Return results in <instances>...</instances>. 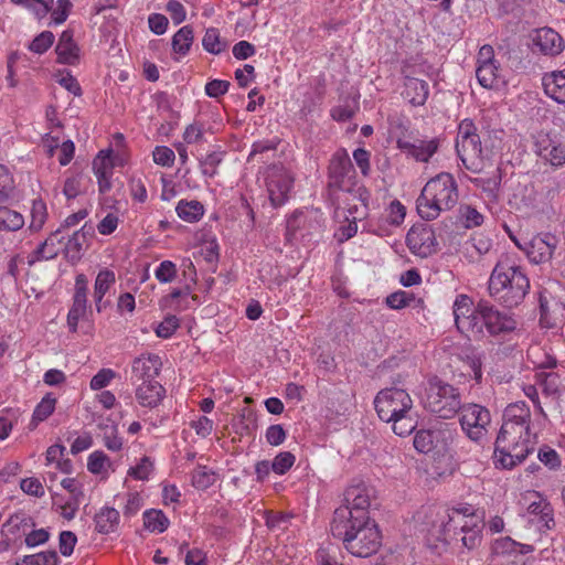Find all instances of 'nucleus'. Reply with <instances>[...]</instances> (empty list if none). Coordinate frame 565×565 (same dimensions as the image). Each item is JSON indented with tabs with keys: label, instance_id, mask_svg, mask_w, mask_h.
Masks as SVG:
<instances>
[{
	"label": "nucleus",
	"instance_id": "c03bdc74",
	"mask_svg": "<svg viewBox=\"0 0 565 565\" xmlns=\"http://www.w3.org/2000/svg\"><path fill=\"white\" fill-rule=\"evenodd\" d=\"M222 152L213 151L206 154L203 159L200 160L202 173L209 178L214 177L217 172V167L222 162Z\"/></svg>",
	"mask_w": 565,
	"mask_h": 565
},
{
	"label": "nucleus",
	"instance_id": "f3484780",
	"mask_svg": "<svg viewBox=\"0 0 565 565\" xmlns=\"http://www.w3.org/2000/svg\"><path fill=\"white\" fill-rule=\"evenodd\" d=\"M164 387L157 381L142 382L137 386L136 397L143 407L153 408L164 396Z\"/></svg>",
	"mask_w": 565,
	"mask_h": 565
},
{
	"label": "nucleus",
	"instance_id": "dca6fc26",
	"mask_svg": "<svg viewBox=\"0 0 565 565\" xmlns=\"http://www.w3.org/2000/svg\"><path fill=\"white\" fill-rule=\"evenodd\" d=\"M533 43L545 54L555 56L564 49L562 36L551 28H542L535 31Z\"/></svg>",
	"mask_w": 565,
	"mask_h": 565
},
{
	"label": "nucleus",
	"instance_id": "bf43d9fd",
	"mask_svg": "<svg viewBox=\"0 0 565 565\" xmlns=\"http://www.w3.org/2000/svg\"><path fill=\"white\" fill-rule=\"evenodd\" d=\"M71 8V0H57L56 7L53 6L52 10L50 11L52 12L51 17L53 22L55 24L63 23L67 19Z\"/></svg>",
	"mask_w": 565,
	"mask_h": 565
},
{
	"label": "nucleus",
	"instance_id": "20e7f679",
	"mask_svg": "<svg viewBox=\"0 0 565 565\" xmlns=\"http://www.w3.org/2000/svg\"><path fill=\"white\" fill-rule=\"evenodd\" d=\"M531 450L530 427L522 424H502L494 444V465L512 469L523 462Z\"/></svg>",
	"mask_w": 565,
	"mask_h": 565
},
{
	"label": "nucleus",
	"instance_id": "8fccbe9b",
	"mask_svg": "<svg viewBox=\"0 0 565 565\" xmlns=\"http://www.w3.org/2000/svg\"><path fill=\"white\" fill-rule=\"evenodd\" d=\"M461 532L462 545L466 546L468 550H473L480 544L481 535L480 530L477 527V525L468 526L467 524H463L461 526Z\"/></svg>",
	"mask_w": 565,
	"mask_h": 565
},
{
	"label": "nucleus",
	"instance_id": "a878e982",
	"mask_svg": "<svg viewBox=\"0 0 565 565\" xmlns=\"http://www.w3.org/2000/svg\"><path fill=\"white\" fill-rule=\"evenodd\" d=\"M115 273L109 269H103L98 273L94 286V300L98 312L105 307L103 298L115 284Z\"/></svg>",
	"mask_w": 565,
	"mask_h": 565
},
{
	"label": "nucleus",
	"instance_id": "338daca9",
	"mask_svg": "<svg viewBox=\"0 0 565 565\" xmlns=\"http://www.w3.org/2000/svg\"><path fill=\"white\" fill-rule=\"evenodd\" d=\"M115 377V372L110 369H103L90 380V388L94 391L106 387Z\"/></svg>",
	"mask_w": 565,
	"mask_h": 565
},
{
	"label": "nucleus",
	"instance_id": "aec40b11",
	"mask_svg": "<svg viewBox=\"0 0 565 565\" xmlns=\"http://www.w3.org/2000/svg\"><path fill=\"white\" fill-rule=\"evenodd\" d=\"M543 87L548 97L559 104H565V70L545 74Z\"/></svg>",
	"mask_w": 565,
	"mask_h": 565
},
{
	"label": "nucleus",
	"instance_id": "a19ab883",
	"mask_svg": "<svg viewBox=\"0 0 565 565\" xmlns=\"http://www.w3.org/2000/svg\"><path fill=\"white\" fill-rule=\"evenodd\" d=\"M414 447L422 454H428L435 448V433L433 430L420 429L414 437Z\"/></svg>",
	"mask_w": 565,
	"mask_h": 565
},
{
	"label": "nucleus",
	"instance_id": "e433bc0d",
	"mask_svg": "<svg viewBox=\"0 0 565 565\" xmlns=\"http://www.w3.org/2000/svg\"><path fill=\"white\" fill-rule=\"evenodd\" d=\"M215 480V472L206 466H198L192 472V484L199 490H206Z\"/></svg>",
	"mask_w": 565,
	"mask_h": 565
},
{
	"label": "nucleus",
	"instance_id": "6ab92c4d",
	"mask_svg": "<svg viewBox=\"0 0 565 565\" xmlns=\"http://www.w3.org/2000/svg\"><path fill=\"white\" fill-rule=\"evenodd\" d=\"M555 248V237H535L527 249V256L534 264L545 263L552 258Z\"/></svg>",
	"mask_w": 565,
	"mask_h": 565
},
{
	"label": "nucleus",
	"instance_id": "6e6552de",
	"mask_svg": "<svg viewBox=\"0 0 565 565\" xmlns=\"http://www.w3.org/2000/svg\"><path fill=\"white\" fill-rule=\"evenodd\" d=\"M374 405L379 417L383 422L390 423L391 418H394L393 416L411 413L413 401L405 390L390 387L377 393Z\"/></svg>",
	"mask_w": 565,
	"mask_h": 565
},
{
	"label": "nucleus",
	"instance_id": "39448f33",
	"mask_svg": "<svg viewBox=\"0 0 565 565\" xmlns=\"http://www.w3.org/2000/svg\"><path fill=\"white\" fill-rule=\"evenodd\" d=\"M422 403L425 409L439 418L450 419L461 408V395L458 387L438 376L428 379Z\"/></svg>",
	"mask_w": 565,
	"mask_h": 565
},
{
	"label": "nucleus",
	"instance_id": "c85d7f7f",
	"mask_svg": "<svg viewBox=\"0 0 565 565\" xmlns=\"http://www.w3.org/2000/svg\"><path fill=\"white\" fill-rule=\"evenodd\" d=\"M178 216L188 223H195L201 220L204 214V206L196 200H181L175 207Z\"/></svg>",
	"mask_w": 565,
	"mask_h": 565
},
{
	"label": "nucleus",
	"instance_id": "3c124183",
	"mask_svg": "<svg viewBox=\"0 0 565 565\" xmlns=\"http://www.w3.org/2000/svg\"><path fill=\"white\" fill-rule=\"evenodd\" d=\"M54 42V34L51 31H43L29 45V49L38 54L46 52Z\"/></svg>",
	"mask_w": 565,
	"mask_h": 565
},
{
	"label": "nucleus",
	"instance_id": "473e14b6",
	"mask_svg": "<svg viewBox=\"0 0 565 565\" xmlns=\"http://www.w3.org/2000/svg\"><path fill=\"white\" fill-rule=\"evenodd\" d=\"M145 527L152 532H164L169 526V519L161 510H147L143 512Z\"/></svg>",
	"mask_w": 565,
	"mask_h": 565
},
{
	"label": "nucleus",
	"instance_id": "de8ad7c7",
	"mask_svg": "<svg viewBox=\"0 0 565 565\" xmlns=\"http://www.w3.org/2000/svg\"><path fill=\"white\" fill-rule=\"evenodd\" d=\"M295 456L290 451L279 452L271 461V469L277 475L286 473L295 463Z\"/></svg>",
	"mask_w": 565,
	"mask_h": 565
},
{
	"label": "nucleus",
	"instance_id": "ea45409f",
	"mask_svg": "<svg viewBox=\"0 0 565 565\" xmlns=\"http://www.w3.org/2000/svg\"><path fill=\"white\" fill-rule=\"evenodd\" d=\"M533 201V189H529L527 185H519L516 192L509 200V204L515 210L521 211L532 206Z\"/></svg>",
	"mask_w": 565,
	"mask_h": 565
},
{
	"label": "nucleus",
	"instance_id": "4c0bfd02",
	"mask_svg": "<svg viewBox=\"0 0 565 565\" xmlns=\"http://www.w3.org/2000/svg\"><path fill=\"white\" fill-rule=\"evenodd\" d=\"M202 45L205 51L212 54H220L226 49V42L222 41L220 32L215 28H210L205 31Z\"/></svg>",
	"mask_w": 565,
	"mask_h": 565
},
{
	"label": "nucleus",
	"instance_id": "f03ea898",
	"mask_svg": "<svg viewBox=\"0 0 565 565\" xmlns=\"http://www.w3.org/2000/svg\"><path fill=\"white\" fill-rule=\"evenodd\" d=\"M490 296L507 308L519 306L530 289V280L520 266L507 257L500 259L489 278Z\"/></svg>",
	"mask_w": 565,
	"mask_h": 565
},
{
	"label": "nucleus",
	"instance_id": "c756f323",
	"mask_svg": "<svg viewBox=\"0 0 565 565\" xmlns=\"http://www.w3.org/2000/svg\"><path fill=\"white\" fill-rule=\"evenodd\" d=\"M88 280L84 274H78L75 278V292L73 297V306L70 311L86 313L87 309V292Z\"/></svg>",
	"mask_w": 565,
	"mask_h": 565
},
{
	"label": "nucleus",
	"instance_id": "49530a36",
	"mask_svg": "<svg viewBox=\"0 0 565 565\" xmlns=\"http://www.w3.org/2000/svg\"><path fill=\"white\" fill-rule=\"evenodd\" d=\"M55 403L56 399L51 394L44 396L33 412V420L42 422L46 419L54 412Z\"/></svg>",
	"mask_w": 565,
	"mask_h": 565
},
{
	"label": "nucleus",
	"instance_id": "58836bf2",
	"mask_svg": "<svg viewBox=\"0 0 565 565\" xmlns=\"http://www.w3.org/2000/svg\"><path fill=\"white\" fill-rule=\"evenodd\" d=\"M393 417L390 423L393 424V431L398 436H408L416 428L417 422L411 413H402Z\"/></svg>",
	"mask_w": 565,
	"mask_h": 565
},
{
	"label": "nucleus",
	"instance_id": "e2e57ef3",
	"mask_svg": "<svg viewBox=\"0 0 565 565\" xmlns=\"http://www.w3.org/2000/svg\"><path fill=\"white\" fill-rule=\"evenodd\" d=\"M405 215H406L405 206L399 201L394 200L390 204L387 222L391 225L397 226L403 223Z\"/></svg>",
	"mask_w": 565,
	"mask_h": 565
},
{
	"label": "nucleus",
	"instance_id": "0e129e2a",
	"mask_svg": "<svg viewBox=\"0 0 565 565\" xmlns=\"http://www.w3.org/2000/svg\"><path fill=\"white\" fill-rule=\"evenodd\" d=\"M103 440L108 450L119 451L122 448V439L117 435V428L114 425L107 427Z\"/></svg>",
	"mask_w": 565,
	"mask_h": 565
},
{
	"label": "nucleus",
	"instance_id": "7c9ffc66",
	"mask_svg": "<svg viewBox=\"0 0 565 565\" xmlns=\"http://www.w3.org/2000/svg\"><path fill=\"white\" fill-rule=\"evenodd\" d=\"M470 181L476 188L481 189L486 193L489 201L498 202L501 183V174L499 170H497V172L491 177L473 178Z\"/></svg>",
	"mask_w": 565,
	"mask_h": 565
},
{
	"label": "nucleus",
	"instance_id": "f704fd0d",
	"mask_svg": "<svg viewBox=\"0 0 565 565\" xmlns=\"http://www.w3.org/2000/svg\"><path fill=\"white\" fill-rule=\"evenodd\" d=\"M24 225L23 216L7 206H0V231H18Z\"/></svg>",
	"mask_w": 565,
	"mask_h": 565
},
{
	"label": "nucleus",
	"instance_id": "9b49d317",
	"mask_svg": "<svg viewBox=\"0 0 565 565\" xmlns=\"http://www.w3.org/2000/svg\"><path fill=\"white\" fill-rule=\"evenodd\" d=\"M479 303L475 307L472 299L467 295H458L454 302V317L457 329L467 335L480 334Z\"/></svg>",
	"mask_w": 565,
	"mask_h": 565
},
{
	"label": "nucleus",
	"instance_id": "a211bd4d",
	"mask_svg": "<svg viewBox=\"0 0 565 565\" xmlns=\"http://www.w3.org/2000/svg\"><path fill=\"white\" fill-rule=\"evenodd\" d=\"M57 61L63 64L75 65L78 61L79 49L73 40V32L64 31L55 47Z\"/></svg>",
	"mask_w": 565,
	"mask_h": 565
},
{
	"label": "nucleus",
	"instance_id": "5701e85b",
	"mask_svg": "<svg viewBox=\"0 0 565 565\" xmlns=\"http://www.w3.org/2000/svg\"><path fill=\"white\" fill-rule=\"evenodd\" d=\"M95 530L100 534H109L117 530L119 512L115 508L105 507L94 518Z\"/></svg>",
	"mask_w": 565,
	"mask_h": 565
},
{
	"label": "nucleus",
	"instance_id": "393cba45",
	"mask_svg": "<svg viewBox=\"0 0 565 565\" xmlns=\"http://www.w3.org/2000/svg\"><path fill=\"white\" fill-rule=\"evenodd\" d=\"M60 234L61 228H57L54 233L50 235L49 238L45 239V242L40 244L32 254L31 258L29 259V264L33 265L38 260L52 259L55 256H57L58 250L54 247L55 242L61 244L64 239L63 236L60 237Z\"/></svg>",
	"mask_w": 565,
	"mask_h": 565
},
{
	"label": "nucleus",
	"instance_id": "4d7b16f0",
	"mask_svg": "<svg viewBox=\"0 0 565 565\" xmlns=\"http://www.w3.org/2000/svg\"><path fill=\"white\" fill-rule=\"evenodd\" d=\"M414 300V296L406 291H396L386 297V305L392 309H402Z\"/></svg>",
	"mask_w": 565,
	"mask_h": 565
},
{
	"label": "nucleus",
	"instance_id": "7ed1b4c3",
	"mask_svg": "<svg viewBox=\"0 0 565 565\" xmlns=\"http://www.w3.org/2000/svg\"><path fill=\"white\" fill-rule=\"evenodd\" d=\"M458 185L450 173L441 172L431 178L416 200L419 216L433 221L444 211L451 210L458 202Z\"/></svg>",
	"mask_w": 565,
	"mask_h": 565
},
{
	"label": "nucleus",
	"instance_id": "2f4dec72",
	"mask_svg": "<svg viewBox=\"0 0 565 565\" xmlns=\"http://www.w3.org/2000/svg\"><path fill=\"white\" fill-rule=\"evenodd\" d=\"M539 154L554 167L563 166L565 163V145L547 140L546 145L541 146Z\"/></svg>",
	"mask_w": 565,
	"mask_h": 565
},
{
	"label": "nucleus",
	"instance_id": "c9c22d12",
	"mask_svg": "<svg viewBox=\"0 0 565 565\" xmlns=\"http://www.w3.org/2000/svg\"><path fill=\"white\" fill-rule=\"evenodd\" d=\"M499 66L497 63L479 65L476 70V76L479 84L484 88H492L498 83Z\"/></svg>",
	"mask_w": 565,
	"mask_h": 565
},
{
	"label": "nucleus",
	"instance_id": "864d4df0",
	"mask_svg": "<svg viewBox=\"0 0 565 565\" xmlns=\"http://www.w3.org/2000/svg\"><path fill=\"white\" fill-rule=\"evenodd\" d=\"M461 217L465 220V226L476 227L483 223V215L471 205H463L460 207Z\"/></svg>",
	"mask_w": 565,
	"mask_h": 565
},
{
	"label": "nucleus",
	"instance_id": "1a4fd4ad",
	"mask_svg": "<svg viewBox=\"0 0 565 565\" xmlns=\"http://www.w3.org/2000/svg\"><path fill=\"white\" fill-rule=\"evenodd\" d=\"M460 412V425L467 437L475 441L481 443L487 434L488 426L491 423L490 412L479 404H462Z\"/></svg>",
	"mask_w": 565,
	"mask_h": 565
},
{
	"label": "nucleus",
	"instance_id": "680f3d73",
	"mask_svg": "<svg viewBox=\"0 0 565 565\" xmlns=\"http://www.w3.org/2000/svg\"><path fill=\"white\" fill-rule=\"evenodd\" d=\"M537 457L550 469H556L561 466L558 454L547 446L540 449Z\"/></svg>",
	"mask_w": 565,
	"mask_h": 565
},
{
	"label": "nucleus",
	"instance_id": "423d86ee",
	"mask_svg": "<svg viewBox=\"0 0 565 565\" xmlns=\"http://www.w3.org/2000/svg\"><path fill=\"white\" fill-rule=\"evenodd\" d=\"M374 494L373 488L361 482L350 486L344 492V504L335 509L332 520H372L370 516L371 500Z\"/></svg>",
	"mask_w": 565,
	"mask_h": 565
},
{
	"label": "nucleus",
	"instance_id": "052dcab7",
	"mask_svg": "<svg viewBox=\"0 0 565 565\" xmlns=\"http://www.w3.org/2000/svg\"><path fill=\"white\" fill-rule=\"evenodd\" d=\"M152 461L148 457H142L136 467L129 469L128 473L137 480H146L152 471Z\"/></svg>",
	"mask_w": 565,
	"mask_h": 565
},
{
	"label": "nucleus",
	"instance_id": "4be33fe9",
	"mask_svg": "<svg viewBox=\"0 0 565 565\" xmlns=\"http://www.w3.org/2000/svg\"><path fill=\"white\" fill-rule=\"evenodd\" d=\"M534 495L539 500L532 501L526 509L530 522H535L536 518H545V530L553 529L555 526V521L551 504L546 500L542 499L539 493L535 492Z\"/></svg>",
	"mask_w": 565,
	"mask_h": 565
},
{
	"label": "nucleus",
	"instance_id": "4468645a",
	"mask_svg": "<svg viewBox=\"0 0 565 565\" xmlns=\"http://www.w3.org/2000/svg\"><path fill=\"white\" fill-rule=\"evenodd\" d=\"M161 366V360L156 354H142L135 358L131 363V383L156 381L154 379L159 375Z\"/></svg>",
	"mask_w": 565,
	"mask_h": 565
},
{
	"label": "nucleus",
	"instance_id": "f257e3e1",
	"mask_svg": "<svg viewBox=\"0 0 565 565\" xmlns=\"http://www.w3.org/2000/svg\"><path fill=\"white\" fill-rule=\"evenodd\" d=\"M332 520L331 533L342 542L344 548L358 557L375 554L382 545V535L374 520Z\"/></svg>",
	"mask_w": 565,
	"mask_h": 565
},
{
	"label": "nucleus",
	"instance_id": "a18cd8bd",
	"mask_svg": "<svg viewBox=\"0 0 565 565\" xmlns=\"http://www.w3.org/2000/svg\"><path fill=\"white\" fill-rule=\"evenodd\" d=\"M60 558L55 551L41 552L34 555H26L23 563L28 565H57Z\"/></svg>",
	"mask_w": 565,
	"mask_h": 565
},
{
	"label": "nucleus",
	"instance_id": "13d9d810",
	"mask_svg": "<svg viewBox=\"0 0 565 565\" xmlns=\"http://www.w3.org/2000/svg\"><path fill=\"white\" fill-rule=\"evenodd\" d=\"M204 139V128L202 124L193 122L189 125L183 132V140L188 145L200 143Z\"/></svg>",
	"mask_w": 565,
	"mask_h": 565
},
{
	"label": "nucleus",
	"instance_id": "ddd939ff",
	"mask_svg": "<svg viewBox=\"0 0 565 565\" xmlns=\"http://www.w3.org/2000/svg\"><path fill=\"white\" fill-rule=\"evenodd\" d=\"M406 244L413 254L423 258L435 254L438 246L435 232L427 224L413 225L406 235Z\"/></svg>",
	"mask_w": 565,
	"mask_h": 565
},
{
	"label": "nucleus",
	"instance_id": "bb28decb",
	"mask_svg": "<svg viewBox=\"0 0 565 565\" xmlns=\"http://www.w3.org/2000/svg\"><path fill=\"white\" fill-rule=\"evenodd\" d=\"M352 196V201H359L361 203V210L356 204H351L349 201L350 199L347 198L345 201L348 202V213L353 216V220L356 221L358 217H364L367 214L369 210V201L371 198V194L369 190L363 186L359 185L354 189H352L351 192H347Z\"/></svg>",
	"mask_w": 565,
	"mask_h": 565
},
{
	"label": "nucleus",
	"instance_id": "603ef678",
	"mask_svg": "<svg viewBox=\"0 0 565 565\" xmlns=\"http://www.w3.org/2000/svg\"><path fill=\"white\" fill-rule=\"evenodd\" d=\"M179 326V319L173 315H169L158 324L154 331L159 338L169 339L177 331Z\"/></svg>",
	"mask_w": 565,
	"mask_h": 565
},
{
	"label": "nucleus",
	"instance_id": "09e8293b",
	"mask_svg": "<svg viewBox=\"0 0 565 565\" xmlns=\"http://www.w3.org/2000/svg\"><path fill=\"white\" fill-rule=\"evenodd\" d=\"M110 460L106 454L100 450L92 452L88 457L87 469L94 475H99L105 470L106 465H109Z\"/></svg>",
	"mask_w": 565,
	"mask_h": 565
},
{
	"label": "nucleus",
	"instance_id": "0eeeda50",
	"mask_svg": "<svg viewBox=\"0 0 565 565\" xmlns=\"http://www.w3.org/2000/svg\"><path fill=\"white\" fill-rule=\"evenodd\" d=\"M456 150L466 169L477 171L475 160L481 158L482 147L471 119H463L458 127Z\"/></svg>",
	"mask_w": 565,
	"mask_h": 565
},
{
	"label": "nucleus",
	"instance_id": "37998d69",
	"mask_svg": "<svg viewBox=\"0 0 565 565\" xmlns=\"http://www.w3.org/2000/svg\"><path fill=\"white\" fill-rule=\"evenodd\" d=\"M47 217L46 205L42 200L33 201L31 209V223L30 228L39 231L44 225Z\"/></svg>",
	"mask_w": 565,
	"mask_h": 565
},
{
	"label": "nucleus",
	"instance_id": "774afa93",
	"mask_svg": "<svg viewBox=\"0 0 565 565\" xmlns=\"http://www.w3.org/2000/svg\"><path fill=\"white\" fill-rule=\"evenodd\" d=\"M21 490L30 495L40 498L44 494L42 483L36 478H25L20 482Z\"/></svg>",
	"mask_w": 565,
	"mask_h": 565
},
{
	"label": "nucleus",
	"instance_id": "f8f14e48",
	"mask_svg": "<svg viewBox=\"0 0 565 565\" xmlns=\"http://www.w3.org/2000/svg\"><path fill=\"white\" fill-rule=\"evenodd\" d=\"M329 185L342 192H351L356 188L351 184V177L354 174L353 164L345 149H339L331 158L329 168Z\"/></svg>",
	"mask_w": 565,
	"mask_h": 565
},
{
	"label": "nucleus",
	"instance_id": "69168bd1",
	"mask_svg": "<svg viewBox=\"0 0 565 565\" xmlns=\"http://www.w3.org/2000/svg\"><path fill=\"white\" fill-rule=\"evenodd\" d=\"M153 161L162 167H170L173 164L175 156L174 152L168 147H156L153 150Z\"/></svg>",
	"mask_w": 565,
	"mask_h": 565
},
{
	"label": "nucleus",
	"instance_id": "5fc2aeb1",
	"mask_svg": "<svg viewBox=\"0 0 565 565\" xmlns=\"http://www.w3.org/2000/svg\"><path fill=\"white\" fill-rule=\"evenodd\" d=\"M156 278L160 282H171L177 276V266L171 260H163L154 273Z\"/></svg>",
	"mask_w": 565,
	"mask_h": 565
},
{
	"label": "nucleus",
	"instance_id": "412c9836",
	"mask_svg": "<svg viewBox=\"0 0 565 565\" xmlns=\"http://www.w3.org/2000/svg\"><path fill=\"white\" fill-rule=\"evenodd\" d=\"M429 94L427 82L415 77H405L403 96L414 106L424 105Z\"/></svg>",
	"mask_w": 565,
	"mask_h": 565
},
{
	"label": "nucleus",
	"instance_id": "6e6d98bb",
	"mask_svg": "<svg viewBox=\"0 0 565 565\" xmlns=\"http://www.w3.org/2000/svg\"><path fill=\"white\" fill-rule=\"evenodd\" d=\"M77 537L72 531H62L58 536L60 552L63 556H71L74 552Z\"/></svg>",
	"mask_w": 565,
	"mask_h": 565
},
{
	"label": "nucleus",
	"instance_id": "79ce46f5",
	"mask_svg": "<svg viewBox=\"0 0 565 565\" xmlns=\"http://www.w3.org/2000/svg\"><path fill=\"white\" fill-rule=\"evenodd\" d=\"M113 169L114 166L111 163L109 152L105 153V151H100L98 157L93 161V170L97 180L104 177H111Z\"/></svg>",
	"mask_w": 565,
	"mask_h": 565
},
{
	"label": "nucleus",
	"instance_id": "9d476101",
	"mask_svg": "<svg viewBox=\"0 0 565 565\" xmlns=\"http://www.w3.org/2000/svg\"><path fill=\"white\" fill-rule=\"evenodd\" d=\"M479 324H481L480 334L473 337L482 338L484 329L491 335H500L510 333L515 330L516 321L512 316L507 312L499 311L494 306L488 301L479 302Z\"/></svg>",
	"mask_w": 565,
	"mask_h": 565
},
{
	"label": "nucleus",
	"instance_id": "72a5a7b5",
	"mask_svg": "<svg viewBox=\"0 0 565 565\" xmlns=\"http://www.w3.org/2000/svg\"><path fill=\"white\" fill-rule=\"evenodd\" d=\"M193 29L190 25L182 26L172 38V49L180 55H185L193 43Z\"/></svg>",
	"mask_w": 565,
	"mask_h": 565
},
{
	"label": "nucleus",
	"instance_id": "cd10ccee",
	"mask_svg": "<svg viewBox=\"0 0 565 565\" xmlns=\"http://www.w3.org/2000/svg\"><path fill=\"white\" fill-rule=\"evenodd\" d=\"M267 188L271 204L279 206L287 200L288 192L291 189V180L288 177L270 179L267 183Z\"/></svg>",
	"mask_w": 565,
	"mask_h": 565
},
{
	"label": "nucleus",
	"instance_id": "2eb2a0df",
	"mask_svg": "<svg viewBox=\"0 0 565 565\" xmlns=\"http://www.w3.org/2000/svg\"><path fill=\"white\" fill-rule=\"evenodd\" d=\"M396 143L402 152L419 162H428L439 148L438 138L430 140L415 139L413 141L398 139Z\"/></svg>",
	"mask_w": 565,
	"mask_h": 565
},
{
	"label": "nucleus",
	"instance_id": "b1692460",
	"mask_svg": "<svg viewBox=\"0 0 565 565\" xmlns=\"http://www.w3.org/2000/svg\"><path fill=\"white\" fill-rule=\"evenodd\" d=\"M503 424H518L530 427L531 411L525 402H516L507 406L503 413Z\"/></svg>",
	"mask_w": 565,
	"mask_h": 565
}]
</instances>
